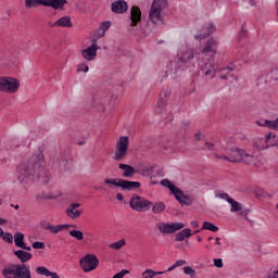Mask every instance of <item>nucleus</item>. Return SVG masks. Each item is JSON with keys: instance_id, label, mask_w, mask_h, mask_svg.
Instances as JSON below:
<instances>
[{"instance_id": "f257e3e1", "label": "nucleus", "mask_w": 278, "mask_h": 278, "mask_svg": "<svg viewBox=\"0 0 278 278\" xmlns=\"http://www.w3.org/2000/svg\"><path fill=\"white\" fill-rule=\"evenodd\" d=\"M51 174L45 167V154L39 148L30 157L16 166V181L20 186H29L34 181L49 184Z\"/></svg>"}, {"instance_id": "f03ea898", "label": "nucleus", "mask_w": 278, "mask_h": 278, "mask_svg": "<svg viewBox=\"0 0 278 278\" xmlns=\"http://www.w3.org/2000/svg\"><path fill=\"white\" fill-rule=\"evenodd\" d=\"M216 47H218L216 39L211 37L200 53L201 61L198 62V66L207 79H214V77H216V73H218V70H216L214 65Z\"/></svg>"}, {"instance_id": "7ed1b4c3", "label": "nucleus", "mask_w": 278, "mask_h": 278, "mask_svg": "<svg viewBox=\"0 0 278 278\" xmlns=\"http://www.w3.org/2000/svg\"><path fill=\"white\" fill-rule=\"evenodd\" d=\"M215 157L217 160H226L231 163L242 162L250 166H260V159L257 156L236 147L229 149V156L215 154Z\"/></svg>"}, {"instance_id": "20e7f679", "label": "nucleus", "mask_w": 278, "mask_h": 278, "mask_svg": "<svg viewBox=\"0 0 278 278\" xmlns=\"http://www.w3.org/2000/svg\"><path fill=\"white\" fill-rule=\"evenodd\" d=\"M1 275L3 278H31V269L27 264H9L2 268Z\"/></svg>"}, {"instance_id": "39448f33", "label": "nucleus", "mask_w": 278, "mask_h": 278, "mask_svg": "<svg viewBox=\"0 0 278 278\" xmlns=\"http://www.w3.org/2000/svg\"><path fill=\"white\" fill-rule=\"evenodd\" d=\"M105 186H109L110 190H114V188H121L122 190H127L131 192V190H138L141 184L140 181H131L123 178H105Z\"/></svg>"}, {"instance_id": "423d86ee", "label": "nucleus", "mask_w": 278, "mask_h": 278, "mask_svg": "<svg viewBox=\"0 0 278 278\" xmlns=\"http://www.w3.org/2000/svg\"><path fill=\"white\" fill-rule=\"evenodd\" d=\"M176 60V68L174 73H177V71H186L188 67H190L192 60H194V50L190 48H182L177 53Z\"/></svg>"}, {"instance_id": "0eeeda50", "label": "nucleus", "mask_w": 278, "mask_h": 278, "mask_svg": "<svg viewBox=\"0 0 278 278\" xmlns=\"http://www.w3.org/2000/svg\"><path fill=\"white\" fill-rule=\"evenodd\" d=\"M161 186H163V188H168L172 194H174L176 201H178L182 205H192L194 200L190 195L184 194V191L175 186L173 182H170V180H161Z\"/></svg>"}, {"instance_id": "6e6552de", "label": "nucleus", "mask_w": 278, "mask_h": 278, "mask_svg": "<svg viewBox=\"0 0 278 278\" xmlns=\"http://www.w3.org/2000/svg\"><path fill=\"white\" fill-rule=\"evenodd\" d=\"M26 8H52L53 10H62L66 5V0H25Z\"/></svg>"}, {"instance_id": "1a4fd4ad", "label": "nucleus", "mask_w": 278, "mask_h": 278, "mask_svg": "<svg viewBox=\"0 0 278 278\" xmlns=\"http://www.w3.org/2000/svg\"><path fill=\"white\" fill-rule=\"evenodd\" d=\"M127 151H129V137L122 136L116 142L113 160L115 162H123L127 156Z\"/></svg>"}, {"instance_id": "9d476101", "label": "nucleus", "mask_w": 278, "mask_h": 278, "mask_svg": "<svg viewBox=\"0 0 278 278\" xmlns=\"http://www.w3.org/2000/svg\"><path fill=\"white\" fill-rule=\"evenodd\" d=\"M18 88H21V81L17 78L0 77V92H11V94H14V92L18 91Z\"/></svg>"}, {"instance_id": "9b49d317", "label": "nucleus", "mask_w": 278, "mask_h": 278, "mask_svg": "<svg viewBox=\"0 0 278 278\" xmlns=\"http://www.w3.org/2000/svg\"><path fill=\"white\" fill-rule=\"evenodd\" d=\"M131 210L135 212H149L153 203L146 198H142L138 194H134L129 201Z\"/></svg>"}, {"instance_id": "f8f14e48", "label": "nucleus", "mask_w": 278, "mask_h": 278, "mask_svg": "<svg viewBox=\"0 0 278 278\" xmlns=\"http://www.w3.org/2000/svg\"><path fill=\"white\" fill-rule=\"evenodd\" d=\"M101 37H93L91 39V45L81 50V55L87 62H92V60H97V51L101 49Z\"/></svg>"}, {"instance_id": "ddd939ff", "label": "nucleus", "mask_w": 278, "mask_h": 278, "mask_svg": "<svg viewBox=\"0 0 278 278\" xmlns=\"http://www.w3.org/2000/svg\"><path fill=\"white\" fill-rule=\"evenodd\" d=\"M170 88L163 87L156 103V106L154 109L155 114H162L164 110H166V105L168 104V99H170Z\"/></svg>"}, {"instance_id": "4468645a", "label": "nucleus", "mask_w": 278, "mask_h": 278, "mask_svg": "<svg viewBox=\"0 0 278 278\" xmlns=\"http://www.w3.org/2000/svg\"><path fill=\"white\" fill-rule=\"evenodd\" d=\"M79 264L85 273H90L99 266V258H97V255L94 254H87L79 260Z\"/></svg>"}, {"instance_id": "2eb2a0df", "label": "nucleus", "mask_w": 278, "mask_h": 278, "mask_svg": "<svg viewBox=\"0 0 278 278\" xmlns=\"http://www.w3.org/2000/svg\"><path fill=\"white\" fill-rule=\"evenodd\" d=\"M275 140H277V135L273 132H268L264 139H261V138L256 139L254 141V147H256L258 151H264V149H268L269 147H275V144H277Z\"/></svg>"}, {"instance_id": "dca6fc26", "label": "nucleus", "mask_w": 278, "mask_h": 278, "mask_svg": "<svg viewBox=\"0 0 278 278\" xmlns=\"http://www.w3.org/2000/svg\"><path fill=\"white\" fill-rule=\"evenodd\" d=\"M40 226L42 227V229H47L50 233H60V231L68 230L71 229V227L73 229L77 228V226L73 224H62V225L53 226L48 222H42Z\"/></svg>"}, {"instance_id": "f3484780", "label": "nucleus", "mask_w": 278, "mask_h": 278, "mask_svg": "<svg viewBox=\"0 0 278 278\" xmlns=\"http://www.w3.org/2000/svg\"><path fill=\"white\" fill-rule=\"evenodd\" d=\"M184 227H186L184 223H161L157 225L160 233H175V231H179V229H184Z\"/></svg>"}, {"instance_id": "a211bd4d", "label": "nucleus", "mask_w": 278, "mask_h": 278, "mask_svg": "<svg viewBox=\"0 0 278 278\" xmlns=\"http://www.w3.org/2000/svg\"><path fill=\"white\" fill-rule=\"evenodd\" d=\"M52 166L54 168H59L61 173H64L65 170H68V159L66 156H54L51 159Z\"/></svg>"}, {"instance_id": "6ab92c4d", "label": "nucleus", "mask_w": 278, "mask_h": 278, "mask_svg": "<svg viewBox=\"0 0 278 278\" xmlns=\"http://www.w3.org/2000/svg\"><path fill=\"white\" fill-rule=\"evenodd\" d=\"M78 207H81V203L70 204L65 211L66 216H68V218H72V220L79 218V216L84 214V211L79 210Z\"/></svg>"}, {"instance_id": "aec40b11", "label": "nucleus", "mask_w": 278, "mask_h": 278, "mask_svg": "<svg viewBox=\"0 0 278 278\" xmlns=\"http://www.w3.org/2000/svg\"><path fill=\"white\" fill-rule=\"evenodd\" d=\"M129 5L125 0H117L111 4V10L115 14H125L127 12Z\"/></svg>"}, {"instance_id": "412c9836", "label": "nucleus", "mask_w": 278, "mask_h": 278, "mask_svg": "<svg viewBox=\"0 0 278 278\" xmlns=\"http://www.w3.org/2000/svg\"><path fill=\"white\" fill-rule=\"evenodd\" d=\"M162 12H163L162 9L151 7L149 16H150V21H152L154 25H157L159 23H164V20L162 18Z\"/></svg>"}, {"instance_id": "4be33fe9", "label": "nucleus", "mask_w": 278, "mask_h": 278, "mask_svg": "<svg viewBox=\"0 0 278 278\" xmlns=\"http://www.w3.org/2000/svg\"><path fill=\"white\" fill-rule=\"evenodd\" d=\"M131 27H136L140 21H142V12L138 7H131L130 9Z\"/></svg>"}, {"instance_id": "5701e85b", "label": "nucleus", "mask_w": 278, "mask_h": 278, "mask_svg": "<svg viewBox=\"0 0 278 278\" xmlns=\"http://www.w3.org/2000/svg\"><path fill=\"white\" fill-rule=\"evenodd\" d=\"M118 168L121 170H124L123 177H125L126 179H130V177H134V175H136V168H134V166L129 164L119 163Z\"/></svg>"}, {"instance_id": "b1692460", "label": "nucleus", "mask_w": 278, "mask_h": 278, "mask_svg": "<svg viewBox=\"0 0 278 278\" xmlns=\"http://www.w3.org/2000/svg\"><path fill=\"white\" fill-rule=\"evenodd\" d=\"M14 255L22 262V264H26V262H29L33 257L31 253L24 250L14 251Z\"/></svg>"}, {"instance_id": "393cba45", "label": "nucleus", "mask_w": 278, "mask_h": 278, "mask_svg": "<svg viewBox=\"0 0 278 278\" xmlns=\"http://www.w3.org/2000/svg\"><path fill=\"white\" fill-rule=\"evenodd\" d=\"M53 27H73V22L71 16H63L59 18L53 25Z\"/></svg>"}, {"instance_id": "a878e982", "label": "nucleus", "mask_w": 278, "mask_h": 278, "mask_svg": "<svg viewBox=\"0 0 278 278\" xmlns=\"http://www.w3.org/2000/svg\"><path fill=\"white\" fill-rule=\"evenodd\" d=\"M35 199L38 203H41V201H51L58 199V197L53 195L51 192H39L35 195Z\"/></svg>"}, {"instance_id": "bb28decb", "label": "nucleus", "mask_w": 278, "mask_h": 278, "mask_svg": "<svg viewBox=\"0 0 278 278\" xmlns=\"http://www.w3.org/2000/svg\"><path fill=\"white\" fill-rule=\"evenodd\" d=\"M257 125L261 127H267V129H275L278 131V118L270 121V119H265L263 123L257 122Z\"/></svg>"}, {"instance_id": "cd10ccee", "label": "nucleus", "mask_w": 278, "mask_h": 278, "mask_svg": "<svg viewBox=\"0 0 278 278\" xmlns=\"http://www.w3.org/2000/svg\"><path fill=\"white\" fill-rule=\"evenodd\" d=\"M191 237H192L191 230L189 228H185L176 235L175 240L176 242H184L186 238H191Z\"/></svg>"}, {"instance_id": "c85d7f7f", "label": "nucleus", "mask_w": 278, "mask_h": 278, "mask_svg": "<svg viewBox=\"0 0 278 278\" xmlns=\"http://www.w3.org/2000/svg\"><path fill=\"white\" fill-rule=\"evenodd\" d=\"M13 238L15 247H18V249L25 244V235H23V232H15Z\"/></svg>"}, {"instance_id": "c756f323", "label": "nucleus", "mask_w": 278, "mask_h": 278, "mask_svg": "<svg viewBox=\"0 0 278 278\" xmlns=\"http://www.w3.org/2000/svg\"><path fill=\"white\" fill-rule=\"evenodd\" d=\"M109 27H112V22L110 21L102 22L98 29V34H96V36H105V31H108Z\"/></svg>"}, {"instance_id": "7c9ffc66", "label": "nucleus", "mask_w": 278, "mask_h": 278, "mask_svg": "<svg viewBox=\"0 0 278 278\" xmlns=\"http://www.w3.org/2000/svg\"><path fill=\"white\" fill-rule=\"evenodd\" d=\"M228 203L230 204V212L236 213V212H240L242 211V203L233 200V198H231Z\"/></svg>"}, {"instance_id": "2f4dec72", "label": "nucleus", "mask_w": 278, "mask_h": 278, "mask_svg": "<svg viewBox=\"0 0 278 278\" xmlns=\"http://www.w3.org/2000/svg\"><path fill=\"white\" fill-rule=\"evenodd\" d=\"M166 210V204L164 202H156L152 206L153 214H162Z\"/></svg>"}, {"instance_id": "473e14b6", "label": "nucleus", "mask_w": 278, "mask_h": 278, "mask_svg": "<svg viewBox=\"0 0 278 278\" xmlns=\"http://www.w3.org/2000/svg\"><path fill=\"white\" fill-rule=\"evenodd\" d=\"M204 31L206 36H212V34H216V25L213 22H207L204 25Z\"/></svg>"}, {"instance_id": "72a5a7b5", "label": "nucleus", "mask_w": 278, "mask_h": 278, "mask_svg": "<svg viewBox=\"0 0 278 278\" xmlns=\"http://www.w3.org/2000/svg\"><path fill=\"white\" fill-rule=\"evenodd\" d=\"M202 151H218V142L206 141Z\"/></svg>"}, {"instance_id": "f704fd0d", "label": "nucleus", "mask_w": 278, "mask_h": 278, "mask_svg": "<svg viewBox=\"0 0 278 278\" xmlns=\"http://www.w3.org/2000/svg\"><path fill=\"white\" fill-rule=\"evenodd\" d=\"M168 5V0H153L152 8L164 10Z\"/></svg>"}, {"instance_id": "c9c22d12", "label": "nucleus", "mask_w": 278, "mask_h": 278, "mask_svg": "<svg viewBox=\"0 0 278 278\" xmlns=\"http://www.w3.org/2000/svg\"><path fill=\"white\" fill-rule=\"evenodd\" d=\"M201 229H207L208 231H213V233H216V231H218V227L211 222H204Z\"/></svg>"}, {"instance_id": "e433bc0d", "label": "nucleus", "mask_w": 278, "mask_h": 278, "mask_svg": "<svg viewBox=\"0 0 278 278\" xmlns=\"http://www.w3.org/2000/svg\"><path fill=\"white\" fill-rule=\"evenodd\" d=\"M126 242L125 239H121L116 242L110 244V249H114L115 251H121L123 247H125Z\"/></svg>"}, {"instance_id": "4c0bfd02", "label": "nucleus", "mask_w": 278, "mask_h": 278, "mask_svg": "<svg viewBox=\"0 0 278 278\" xmlns=\"http://www.w3.org/2000/svg\"><path fill=\"white\" fill-rule=\"evenodd\" d=\"M70 236L72 238H75L78 241L84 240V232L81 230H77V229L71 230Z\"/></svg>"}, {"instance_id": "58836bf2", "label": "nucleus", "mask_w": 278, "mask_h": 278, "mask_svg": "<svg viewBox=\"0 0 278 278\" xmlns=\"http://www.w3.org/2000/svg\"><path fill=\"white\" fill-rule=\"evenodd\" d=\"M271 79H274V81L278 80V68L271 70L267 74V78L265 79V81H270Z\"/></svg>"}, {"instance_id": "ea45409f", "label": "nucleus", "mask_w": 278, "mask_h": 278, "mask_svg": "<svg viewBox=\"0 0 278 278\" xmlns=\"http://www.w3.org/2000/svg\"><path fill=\"white\" fill-rule=\"evenodd\" d=\"M36 273H37V275H42L43 277H49V275H50V270L47 269V267H45V266L37 267Z\"/></svg>"}, {"instance_id": "a19ab883", "label": "nucleus", "mask_w": 278, "mask_h": 278, "mask_svg": "<svg viewBox=\"0 0 278 278\" xmlns=\"http://www.w3.org/2000/svg\"><path fill=\"white\" fill-rule=\"evenodd\" d=\"M224 73H226L225 75H227V77H233V74H231V72L236 71V65H233V63H230L227 67H225Z\"/></svg>"}, {"instance_id": "79ce46f5", "label": "nucleus", "mask_w": 278, "mask_h": 278, "mask_svg": "<svg viewBox=\"0 0 278 278\" xmlns=\"http://www.w3.org/2000/svg\"><path fill=\"white\" fill-rule=\"evenodd\" d=\"M1 238L4 242H8V244H12V242H14V236H12L11 232H3Z\"/></svg>"}, {"instance_id": "37998d69", "label": "nucleus", "mask_w": 278, "mask_h": 278, "mask_svg": "<svg viewBox=\"0 0 278 278\" xmlns=\"http://www.w3.org/2000/svg\"><path fill=\"white\" fill-rule=\"evenodd\" d=\"M184 273L188 275L190 278L197 277V270H194L191 266L184 267Z\"/></svg>"}, {"instance_id": "c03bdc74", "label": "nucleus", "mask_w": 278, "mask_h": 278, "mask_svg": "<svg viewBox=\"0 0 278 278\" xmlns=\"http://www.w3.org/2000/svg\"><path fill=\"white\" fill-rule=\"evenodd\" d=\"M215 197L217 199H223L224 201H227V203H229V200L231 199V197H229L228 193H225V192L223 193L220 191H216Z\"/></svg>"}, {"instance_id": "a18cd8bd", "label": "nucleus", "mask_w": 278, "mask_h": 278, "mask_svg": "<svg viewBox=\"0 0 278 278\" xmlns=\"http://www.w3.org/2000/svg\"><path fill=\"white\" fill-rule=\"evenodd\" d=\"M188 127H190V121L181 122L180 132L186 134V131H188Z\"/></svg>"}, {"instance_id": "49530a36", "label": "nucleus", "mask_w": 278, "mask_h": 278, "mask_svg": "<svg viewBox=\"0 0 278 278\" xmlns=\"http://www.w3.org/2000/svg\"><path fill=\"white\" fill-rule=\"evenodd\" d=\"M88 71H90V68L84 63L79 64L77 67V73H88Z\"/></svg>"}, {"instance_id": "de8ad7c7", "label": "nucleus", "mask_w": 278, "mask_h": 278, "mask_svg": "<svg viewBox=\"0 0 278 278\" xmlns=\"http://www.w3.org/2000/svg\"><path fill=\"white\" fill-rule=\"evenodd\" d=\"M249 214H251V210L250 208H241L239 215L242 216L243 218H245V220H249Z\"/></svg>"}, {"instance_id": "09e8293b", "label": "nucleus", "mask_w": 278, "mask_h": 278, "mask_svg": "<svg viewBox=\"0 0 278 278\" xmlns=\"http://www.w3.org/2000/svg\"><path fill=\"white\" fill-rule=\"evenodd\" d=\"M33 249H45V242H42V241H35L33 243Z\"/></svg>"}, {"instance_id": "8fccbe9b", "label": "nucleus", "mask_w": 278, "mask_h": 278, "mask_svg": "<svg viewBox=\"0 0 278 278\" xmlns=\"http://www.w3.org/2000/svg\"><path fill=\"white\" fill-rule=\"evenodd\" d=\"M214 266L216 268H223V258H214Z\"/></svg>"}, {"instance_id": "3c124183", "label": "nucleus", "mask_w": 278, "mask_h": 278, "mask_svg": "<svg viewBox=\"0 0 278 278\" xmlns=\"http://www.w3.org/2000/svg\"><path fill=\"white\" fill-rule=\"evenodd\" d=\"M185 264H187L186 261L184 260H178L174 263V265L176 266V268H179L180 266H185Z\"/></svg>"}, {"instance_id": "603ef678", "label": "nucleus", "mask_w": 278, "mask_h": 278, "mask_svg": "<svg viewBox=\"0 0 278 278\" xmlns=\"http://www.w3.org/2000/svg\"><path fill=\"white\" fill-rule=\"evenodd\" d=\"M20 249H23V251H31V247H27V243H24Z\"/></svg>"}, {"instance_id": "864d4df0", "label": "nucleus", "mask_w": 278, "mask_h": 278, "mask_svg": "<svg viewBox=\"0 0 278 278\" xmlns=\"http://www.w3.org/2000/svg\"><path fill=\"white\" fill-rule=\"evenodd\" d=\"M191 227H193L194 229H199V222L192 220L191 222Z\"/></svg>"}, {"instance_id": "5fc2aeb1", "label": "nucleus", "mask_w": 278, "mask_h": 278, "mask_svg": "<svg viewBox=\"0 0 278 278\" xmlns=\"http://www.w3.org/2000/svg\"><path fill=\"white\" fill-rule=\"evenodd\" d=\"M49 277H51V278H60L58 273H53V271H50Z\"/></svg>"}, {"instance_id": "6e6d98bb", "label": "nucleus", "mask_w": 278, "mask_h": 278, "mask_svg": "<svg viewBox=\"0 0 278 278\" xmlns=\"http://www.w3.org/2000/svg\"><path fill=\"white\" fill-rule=\"evenodd\" d=\"M117 201H123L125 197H123V193H116Z\"/></svg>"}, {"instance_id": "4d7b16f0", "label": "nucleus", "mask_w": 278, "mask_h": 278, "mask_svg": "<svg viewBox=\"0 0 278 278\" xmlns=\"http://www.w3.org/2000/svg\"><path fill=\"white\" fill-rule=\"evenodd\" d=\"M175 268H177V266H175V263H174L170 267H168L166 273H173V270H175Z\"/></svg>"}, {"instance_id": "13d9d810", "label": "nucleus", "mask_w": 278, "mask_h": 278, "mask_svg": "<svg viewBox=\"0 0 278 278\" xmlns=\"http://www.w3.org/2000/svg\"><path fill=\"white\" fill-rule=\"evenodd\" d=\"M119 274L122 275V277H125V275H129V270L123 269L122 271H119Z\"/></svg>"}, {"instance_id": "bf43d9fd", "label": "nucleus", "mask_w": 278, "mask_h": 278, "mask_svg": "<svg viewBox=\"0 0 278 278\" xmlns=\"http://www.w3.org/2000/svg\"><path fill=\"white\" fill-rule=\"evenodd\" d=\"M195 140H201V131L197 132L194 135Z\"/></svg>"}, {"instance_id": "052dcab7", "label": "nucleus", "mask_w": 278, "mask_h": 278, "mask_svg": "<svg viewBox=\"0 0 278 278\" xmlns=\"http://www.w3.org/2000/svg\"><path fill=\"white\" fill-rule=\"evenodd\" d=\"M268 278H278L277 270L274 271L271 276H268Z\"/></svg>"}, {"instance_id": "680f3d73", "label": "nucleus", "mask_w": 278, "mask_h": 278, "mask_svg": "<svg viewBox=\"0 0 278 278\" xmlns=\"http://www.w3.org/2000/svg\"><path fill=\"white\" fill-rule=\"evenodd\" d=\"M215 240H216V241H215V244H217L218 247H220V238H219V237H216Z\"/></svg>"}, {"instance_id": "e2e57ef3", "label": "nucleus", "mask_w": 278, "mask_h": 278, "mask_svg": "<svg viewBox=\"0 0 278 278\" xmlns=\"http://www.w3.org/2000/svg\"><path fill=\"white\" fill-rule=\"evenodd\" d=\"M7 223H8L7 219H3V218L0 217V225H5Z\"/></svg>"}, {"instance_id": "0e129e2a", "label": "nucleus", "mask_w": 278, "mask_h": 278, "mask_svg": "<svg viewBox=\"0 0 278 278\" xmlns=\"http://www.w3.org/2000/svg\"><path fill=\"white\" fill-rule=\"evenodd\" d=\"M157 275H164V271H154V277H157Z\"/></svg>"}, {"instance_id": "69168bd1", "label": "nucleus", "mask_w": 278, "mask_h": 278, "mask_svg": "<svg viewBox=\"0 0 278 278\" xmlns=\"http://www.w3.org/2000/svg\"><path fill=\"white\" fill-rule=\"evenodd\" d=\"M11 207H14V210H20L21 206L18 204H11Z\"/></svg>"}, {"instance_id": "338daca9", "label": "nucleus", "mask_w": 278, "mask_h": 278, "mask_svg": "<svg viewBox=\"0 0 278 278\" xmlns=\"http://www.w3.org/2000/svg\"><path fill=\"white\" fill-rule=\"evenodd\" d=\"M220 79H229L228 76L226 74L220 76Z\"/></svg>"}, {"instance_id": "774afa93", "label": "nucleus", "mask_w": 278, "mask_h": 278, "mask_svg": "<svg viewBox=\"0 0 278 278\" xmlns=\"http://www.w3.org/2000/svg\"><path fill=\"white\" fill-rule=\"evenodd\" d=\"M3 236V228L0 227V238Z\"/></svg>"}]
</instances>
